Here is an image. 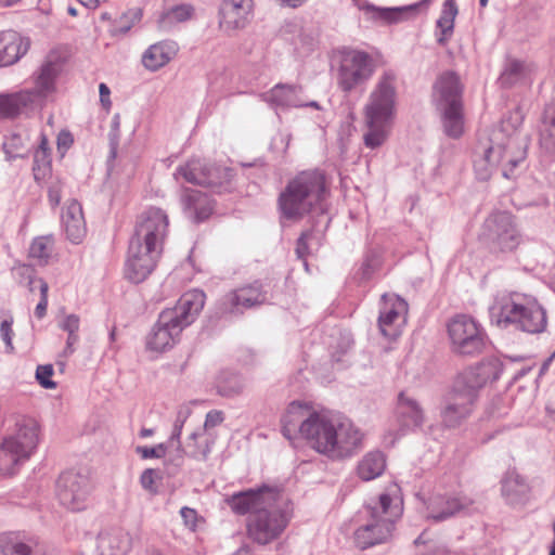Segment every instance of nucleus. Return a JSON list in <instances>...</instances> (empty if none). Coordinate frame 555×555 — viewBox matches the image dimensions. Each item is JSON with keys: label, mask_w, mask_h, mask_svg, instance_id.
<instances>
[{"label": "nucleus", "mask_w": 555, "mask_h": 555, "mask_svg": "<svg viewBox=\"0 0 555 555\" xmlns=\"http://www.w3.org/2000/svg\"><path fill=\"white\" fill-rule=\"evenodd\" d=\"M167 214L157 207L146 209L138 218L130 238L125 275L132 283L143 282L156 268L168 234Z\"/></svg>", "instance_id": "2"}, {"label": "nucleus", "mask_w": 555, "mask_h": 555, "mask_svg": "<svg viewBox=\"0 0 555 555\" xmlns=\"http://www.w3.org/2000/svg\"><path fill=\"white\" fill-rule=\"evenodd\" d=\"M203 291L193 289L183 294L176 306L163 310L146 339V346L154 351L172 348L182 331L198 317L205 305Z\"/></svg>", "instance_id": "6"}, {"label": "nucleus", "mask_w": 555, "mask_h": 555, "mask_svg": "<svg viewBox=\"0 0 555 555\" xmlns=\"http://www.w3.org/2000/svg\"><path fill=\"white\" fill-rule=\"evenodd\" d=\"M524 63L517 60L509 61L500 76L503 87L509 88L524 77Z\"/></svg>", "instance_id": "44"}, {"label": "nucleus", "mask_w": 555, "mask_h": 555, "mask_svg": "<svg viewBox=\"0 0 555 555\" xmlns=\"http://www.w3.org/2000/svg\"><path fill=\"white\" fill-rule=\"evenodd\" d=\"M62 223L67 238L78 244L86 235L82 207L77 201L70 202L62 214Z\"/></svg>", "instance_id": "29"}, {"label": "nucleus", "mask_w": 555, "mask_h": 555, "mask_svg": "<svg viewBox=\"0 0 555 555\" xmlns=\"http://www.w3.org/2000/svg\"><path fill=\"white\" fill-rule=\"evenodd\" d=\"M433 102L437 109L463 106V86L452 70L442 73L433 87Z\"/></svg>", "instance_id": "20"}, {"label": "nucleus", "mask_w": 555, "mask_h": 555, "mask_svg": "<svg viewBox=\"0 0 555 555\" xmlns=\"http://www.w3.org/2000/svg\"><path fill=\"white\" fill-rule=\"evenodd\" d=\"M80 324V319L77 314H67L61 321H59V327L67 334H72L73 332H78Z\"/></svg>", "instance_id": "59"}, {"label": "nucleus", "mask_w": 555, "mask_h": 555, "mask_svg": "<svg viewBox=\"0 0 555 555\" xmlns=\"http://www.w3.org/2000/svg\"><path fill=\"white\" fill-rule=\"evenodd\" d=\"M397 414L401 426L406 429L421 427L424 423L421 404L404 391L398 396Z\"/></svg>", "instance_id": "31"}, {"label": "nucleus", "mask_w": 555, "mask_h": 555, "mask_svg": "<svg viewBox=\"0 0 555 555\" xmlns=\"http://www.w3.org/2000/svg\"><path fill=\"white\" fill-rule=\"evenodd\" d=\"M52 364L38 365L36 369V379L39 385L46 389L56 388V383L51 379L53 375Z\"/></svg>", "instance_id": "50"}, {"label": "nucleus", "mask_w": 555, "mask_h": 555, "mask_svg": "<svg viewBox=\"0 0 555 555\" xmlns=\"http://www.w3.org/2000/svg\"><path fill=\"white\" fill-rule=\"evenodd\" d=\"M62 183L60 181L52 182L48 188V198L51 206L56 207L62 198Z\"/></svg>", "instance_id": "62"}, {"label": "nucleus", "mask_w": 555, "mask_h": 555, "mask_svg": "<svg viewBox=\"0 0 555 555\" xmlns=\"http://www.w3.org/2000/svg\"><path fill=\"white\" fill-rule=\"evenodd\" d=\"M459 13L455 0H446L439 18L436 22V40L440 46H446L453 35L454 21Z\"/></svg>", "instance_id": "33"}, {"label": "nucleus", "mask_w": 555, "mask_h": 555, "mask_svg": "<svg viewBox=\"0 0 555 555\" xmlns=\"http://www.w3.org/2000/svg\"><path fill=\"white\" fill-rule=\"evenodd\" d=\"M393 529V521L390 518H377L374 509L371 513V520L356 530L354 542L359 548L366 550L385 543L391 537Z\"/></svg>", "instance_id": "21"}, {"label": "nucleus", "mask_w": 555, "mask_h": 555, "mask_svg": "<svg viewBox=\"0 0 555 555\" xmlns=\"http://www.w3.org/2000/svg\"><path fill=\"white\" fill-rule=\"evenodd\" d=\"M178 44L172 40H164L150 46L143 53L142 63L150 70H157L168 64L178 52Z\"/></svg>", "instance_id": "30"}, {"label": "nucleus", "mask_w": 555, "mask_h": 555, "mask_svg": "<svg viewBox=\"0 0 555 555\" xmlns=\"http://www.w3.org/2000/svg\"><path fill=\"white\" fill-rule=\"evenodd\" d=\"M26 94H0V118H13L25 107Z\"/></svg>", "instance_id": "41"}, {"label": "nucleus", "mask_w": 555, "mask_h": 555, "mask_svg": "<svg viewBox=\"0 0 555 555\" xmlns=\"http://www.w3.org/2000/svg\"><path fill=\"white\" fill-rule=\"evenodd\" d=\"M224 420L223 413L218 410H211L206 414L204 430H208L220 425Z\"/></svg>", "instance_id": "61"}, {"label": "nucleus", "mask_w": 555, "mask_h": 555, "mask_svg": "<svg viewBox=\"0 0 555 555\" xmlns=\"http://www.w3.org/2000/svg\"><path fill=\"white\" fill-rule=\"evenodd\" d=\"M181 205L186 217L195 222L204 221L214 210L211 198L197 190L184 189Z\"/></svg>", "instance_id": "26"}, {"label": "nucleus", "mask_w": 555, "mask_h": 555, "mask_svg": "<svg viewBox=\"0 0 555 555\" xmlns=\"http://www.w3.org/2000/svg\"><path fill=\"white\" fill-rule=\"evenodd\" d=\"M156 470L153 468H146L140 476V483L142 488L151 493H156L157 488L155 486Z\"/></svg>", "instance_id": "57"}, {"label": "nucleus", "mask_w": 555, "mask_h": 555, "mask_svg": "<svg viewBox=\"0 0 555 555\" xmlns=\"http://www.w3.org/2000/svg\"><path fill=\"white\" fill-rule=\"evenodd\" d=\"M0 555H49L41 539L27 531L0 534Z\"/></svg>", "instance_id": "19"}, {"label": "nucleus", "mask_w": 555, "mask_h": 555, "mask_svg": "<svg viewBox=\"0 0 555 555\" xmlns=\"http://www.w3.org/2000/svg\"><path fill=\"white\" fill-rule=\"evenodd\" d=\"M253 10V0H222L219 25L224 31L244 28Z\"/></svg>", "instance_id": "23"}, {"label": "nucleus", "mask_w": 555, "mask_h": 555, "mask_svg": "<svg viewBox=\"0 0 555 555\" xmlns=\"http://www.w3.org/2000/svg\"><path fill=\"white\" fill-rule=\"evenodd\" d=\"M540 144L548 153L555 154V101L546 105L540 130Z\"/></svg>", "instance_id": "38"}, {"label": "nucleus", "mask_w": 555, "mask_h": 555, "mask_svg": "<svg viewBox=\"0 0 555 555\" xmlns=\"http://www.w3.org/2000/svg\"><path fill=\"white\" fill-rule=\"evenodd\" d=\"M141 18V12L139 10H131L122 14L113 26L114 35H126L131 27L139 22Z\"/></svg>", "instance_id": "48"}, {"label": "nucleus", "mask_w": 555, "mask_h": 555, "mask_svg": "<svg viewBox=\"0 0 555 555\" xmlns=\"http://www.w3.org/2000/svg\"><path fill=\"white\" fill-rule=\"evenodd\" d=\"M522 122L519 112L512 113L492 129L485 141H479L474 157V168L480 180H488L499 167L509 178L514 169L526 158L527 142L518 128Z\"/></svg>", "instance_id": "1"}, {"label": "nucleus", "mask_w": 555, "mask_h": 555, "mask_svg": "<svg viewBox=\"0 0 555 555\" xmlns=\"http://www.w3.org/2000/svg\"><path fill=\"white\" fill-rule=\"evenodd\" d=\"M30 42L14 30L0 33V67L16 63L29 49Z\"/></svg>", "instance_id": "27"}, {"label": "nucleus", "mask_w": 555, "mask_h": 555, "mask_svg": "<svg viewBox=\"0 0 555 555\" xmlns=\"http://www.w3.org/2000/svg\"><path fill=\"white\" fill-rule=\"evenodd\" d=\"M438 111L442 116L444 133L453 139L460 138L464 130L463 106L441 108Z\"/></svg>", "instance_id": "39"}, {"label": "nucleus", "mask_w": 555, "mask_h": 555, "mask_svg": "<svg viewBox=\"0 0 555 555\" xmlns=\"http://www.w3.org/2000/svg\"><path fill=\"white\" fill-rule=\"evenodd\" d=\"M12 324H13L12 317H10L9 319L2 320V322L0 324V335H1V338L4 341L7 350L9 352H12L14 349L13 344H12V337H13Z\"/></svg>", "instance_id": "56"}, {"label": "nucleus", "mask_w": 555, "mask_h": 555, "mask_svg": "<svg viewBox=\"0 0 555 555\" xmlns=\"http://www.w3.org/2000/svg\"><path fill=\"white\" fill-rule=\"evenodd\" d=\"M477 399L478 396L456 378L441 403L442 424L448 428L459 427L472 415Z\"/></svg>", "instance_id": "14"}, {"label": "nucleus", "mask_w": 555, "mask_h": 555, "mask_svg": "<svg viewBox=\"0 0 555 555\" xmlns=\"http://www.w3.org/2000/svg\"><path fill=\"white\" fill-rule=\"evenodd\" d=\"M50 166V154L47 150H37L34 154V176L39 179L40 172L44 176Z\"/></svg>", "instance_id": "52"}, {"label": "nucleus", "mask_w": 555, "mask_h": 555, "mask_svg": "<svg viewBox=\"0 0 555 555\" xmlns=\"http://www.w3.org/2000/svg\"><path fill=\"white\" fill-rule=\"evenodd\" d=\"M375 70L374 61L364 51L345 50L337 72V85L341 91L349 93L366 83Z\"/></svg>", "instance_id": "13"}, {"label": "nucleus", "mask_w": 555, "mask_h": 555, "mask_svg": "<svg viewBox=\"0 0 555 555\" xmlns=\"http://www.w3.org/2000/svg\"><path fill=\"white\" fill-rule=\"evenodd\" d=\"M180 515L183 519V524L186 528L192 531H195L197 528L198 514L194 508L183 506L180 509Z\"/></svg>", "instance_id": "58"}, {"label": "nucleus", "mask_w": 555, "mask_h": 555, "mask_svg": "<svg viewBox=\"0 0 555 555\" xmlns=\"http://www.w3.org/2000/svg\"><path fill=\"white\" fill-rule=\"evenodd\" d=\"M376 511L377 518H390L393 522L397 517L401 514V507L399 504L392 506V499L389 494L383 493L379 496L377 507H373Z\"/></svg>", "instance_id": "45"}, {"label": "nucleus", "mask_w": 555, "mask_h": 555, "mask_svg": "<svg viewBox=\"0 0 555 555\" xmlns=\"http://www.w3.org/2000/svg\"><path fill=\"white\" fill-rule=\"evenodd\" d=\"M79 340V336L77 334V332H73L72 334H68L67 336V340H66V346L63 350V356L64 357H68L70 354L74 353L75 349H74V345Z\"/></svg>", "instance_id": "63"}, {"label": "nucleus", "mask_w": 555, "mask_h": 555, "mask_svg": "<svg viewBox=\"0 0 555 555\" xmlns=\"http://www.w3.org/2000/svg\"><path fill=\"white\" fill-rule=\"evenodd\" d=\"M3 152L8 160L25 157L26 153L22 135L18 133H11L5 137L3 142Z\"/></svg>", "instance_id": "43"}, {"label": "nucleus", "mask_w": 555, "mask_h": 555, "mask_svg": "<svg viewBox=\"0 0 555 555\" xmlns=\"http://www.w3.org/2000/svg\"><path fill=\"white\" fill-rule=\"evenodd\" d=\"M430 3L431 0H421L418 2L404 7L379 9L375 8L372 4H366L365 7H362V9L376 12V16L385 22L397 23L405 18V16L408 15L415 16L422 10H427Z\"/></svg>", "instance_id": "32"}, {"label": "nucleus", "mask_w": 555, "mask_h": 555, "mask_svg": "<svg viewBox=\"0 0 555 555\" xmlns=\"http://www.w3.org/2000/svg\"><path fill=\"white\" fill-rule=\"evenodd\" d=\"M53 240L51 236L36 237L29 247V257L38 264H46L52 253Z\"/></svg>", "instance_id": "42"}, {"label": "nucleus", "mask_w": 555, "mask_h": 555, "mask_svg": "<svg viewBox=\"0 0 555 555\" xmlns=\"http://www.w3.org/2000/svg\"><path fill=\"white\" fill-rule=\"evenodd\" d=\"M175 179H183L188 183L219 189L221 186V170L199 158H192L179 166Z\"/></svg>", "instance_id": "18"}, {"label": "nucleus", "mask_w": 555, "mask_h": 555, "mask_svg": "<svg viewBox=\"0 0 555 555\" xmlns=\"http://www.w3.org/2000/svg\"><path fill=\"white\" fill-rule=\"evenodd\" d=\"M307 410L301 403L292 402L281 418L282 434L288 440L299 435V427L307 418Z\"/></svg>", "instance_id": "35"}, {"label": "nucleus", "mask_w": 555, "mask_h": 555, "mask_svg": "<svg viewBox=\"0 0 555 555\" xmlns=\"http://www.w3.org/2000/svg\"><path fill=\"white\" fill-rule=\"evenodd\" d=\"M396 76L386 72L379 78L364 107L365 126L363 135L365 146L376 149L388 137V127L393 116L396 104Z\"/></svg>", "instance_id": "7"}, {"label": "nucleus", "mask_w": 555, "mask_h": 555, "mask_svg": "<svg viewBox=\"0 0 555 555\" xmlns=\"http://www.w3.org/2000/svg\"><path fill=\"white\" fill-rule=\"evenodd\" d=\"M128 538L120 531L102 532L98 537L99 555H126Z\"/></svg>", "instance_id": "36"}, {"label": "nucleus", "mask_w": 555, "mask_h": 555, "mask_svg": "<svg viewBox=\"0 0 555 555\" xmlns=\"http://www.w3.org/2000/svg\"><path fill=\"white\" fill-rule=\"evenodd\" d=\"M168 450L167 443H158L154 447L138 446L135 452L144 460L163 459Z\"/></svg>", "instance_id": "51"}, {"label": "nucleus", "mask_w": 555, "mask_h": 555, "mask_svg": "<svg viewBox=\"0 0 555 555\" xmlns=\"http://www.w3.org/2000/svg\"><path fill=\"white\" fill-rule=\"evenodd\" d=\"M38 443V424L28 416H18L14 431L0 444V475L12 476L33 454Z\"/></svg>", "instance_id": "8"}, {"label": "nucleus", "mask_w": 555, "mask_h": 555, "mask_svg": "<svg viewBox=\"0 0 555 555\" xmlns=\"http://www.w3.org/2000/svg\"><path fill=\"white\" fill-rule=\"evenodd\" d=\"M40 301L35 308V315L42 319L47 313L48 308V291L49 285L46 281H39Z\"/></svg>", "instance_id": "55"}, {"label": "nucleus", "mask_w": 555, "mask_h": 555, "mask_svg": "<svg viewBox=\"0 0 555 555\" xmlns=\"http://www.w3.org/2000/svg\"><path fill=\"white\" fill-rule=\"evenodd\" d=\"M288 521V514L279 506L273 496L248 516L247 533L254 542L266 545L282 534Z\"/></svg>", "instance_id": "10"}, {"label": "nucleus", "mask_w": 555, "mask_h": 555, "mask_svg": "<svg viewBox=\"0 0 555 555\" xmlns=\"http://www.w3.org/2000/svg\"><path fill=\"white\" fill-rule=\"evenodd\" d=\"M201 436V433L194 431L189 436L188 448H191V450L186 453L190 457L206 461L208 455L211 452V444L212 441H206L204 447H201L197 443V438Z\"/></svg>", "instance_id": "47"}, {"label": "nucleus", "mask_w": 555, "mask_h": 555, "mask_svg": "<svg viewBox=\"0 0 555 555\" xmlns=\"http://www.w3.org/2000/svg\"><path fill=\"white\" fill-rule=\"evenodd\" d=\"M473 501L462 494H434L427 502V517L435 521H443L462 511L467 509Z\"/></svg>", "instance_id": "22"}, {"label": "nucleus", "mask_w": 555, "mask_h": 555, "mask_svg": "<svg viewBox=\"0 0 555 555\" xmlns=\"http://www.w3.org/2000/svg\"><path fill=\"white\" fill-rule=\"evenodd\" d=\"M330 189L325 173L319 169L304 170L288 181L279 196V207L287 220L298 221L313 211L325 214Z\"/></svg>", "instance_id": "4"}, {"label": "nucleus", "mask_w": 555, "mask_h": 555, "mask_svg": "<svg viewBox=\"0 0 555 555\" xmlns=\"http://www.w3.org/2000/svg\"><path fill=\"white\" fill-rule=\"evenodd\" d=\"M299 436L312 449L331 460L352 456L361 447L363 434L347 417L312 412L299 427Z\"/></svg>", "instance_id": "3"}, {"label": "nucleus", "mask_w": 555, "mask_h": 555, "mask_svg": "<svg viewBox=\"0 0 555 555\" xmlns=\"http://www.w3.org/2000/svg\"><path fill=\"white\" fill-rule=\"evenodd\" d=\"M90 492L89 478L74 470L62 473L56 481V495L60 503L73 512L86 508Z\"/></svg>", "instance_id": "15"}, {"label": "nucleus", "mask_w": 555, "mask_h": 555, "mask_svg": "<svg viewBox=\"0 0 555 555\" xmlns=\"http://www.w3.org/2000/svg\"><path fill=\"white\" fill-rule=\"evenodd\" d=\"M191 414V410L185 408V409H180L177 413V417H176V421L173 423V426H179L181 428H183L184 426V423L186 422L188 417L190 416Z\"/></svg>", "instance_id": "64"}, {"label": "nucleus", "mask_w": 555, "mask_h": 555, "mask_svg": "<svg viewBox=\"0 0 555 555\" xmlns=\"http://www.w3.org/2000/svg\"><path fill=\"white\" fill-rule=\"evenodd\" d=\"M273 496L274 493L267 489H248L227 496L225 502L235 514L246 515L249 513L250 515L254 511L267 504Z\"/></svg>", "instance_id": "25"}, {"label": "nucleus", "mask_w": 555, "mask_h": 555, "mask_svg": "<svg viewBox=\"0 0 555 555\" xmlns=\"http://www.w3.org/2000/svg\"><path fill=\"white\" fill-rule=\"evenodd\" d=\"M529 493V486L516 472H508L502 480V494L508 504L522 503Z\"/></svg>", "instance_id": "34"}, {"label": "nucleus", "mask_w": 555, "mask_h": 555, "mask_svg": "<svg viewBox=\"0 0 555 555\" xmlns=\"http://www.w3.org/2000/svg\"><path fill=\"white\" fill-rule=\"evenodd\" d=\"M181 434H182V428L179 426H173L171 435L167 442L168 447L173 446V443L177 444L176 450L178 451V463H177L178 466H182L184 454H185V450L183 449L182 443H181Z\"/></svg>", "instance_id": "54"}, {"label": "nucleus", "mask_w": 555, "mask_h": 555, "mask_svg": "<svg viewBox=\"0 0 555 555\" xmlns=\"http://www.w3.org/2000/svg\"><path fill=\"white\" fill-rule=\"evenodd\" d=\"M448 335L452 350L462 356L479 354L487 344L482 327L467 314H456L449 321Z\"/></svg>", "instance_id": "11"}, {"label": "nucleus", "mask_w": 555, "mask_h": 555, "mask_svg": "<svg viewBox=\"0 0 555 555\" xmlns=\"http://www.w3.org/2000/svg\"><path fill=\"white\" fill-rule=\"evenodd\" d=\"M490 320L501 328H513L529 334L545 331V309L531 295L518 292L501 293L489 308Z\"/></svg>", "instance_id": "5"}, {"label": "nucleus", "mask_w": 555, "mask_h": 555, "mask_svg": "<svg viewBox=\"0 0 555 555\" xmlns=\"http://www.w3.org/2000/svg\"><path fill=\"white\" fill-rule=\"evenodd\" d=\"M502 371V363L498 359H490L482 361L475 367L464 371L457 376V379L478 396L479 390L487 383L500 378Z\"/></svg>", "instance_id": "24"}, {"label": "nucleus", "mask_w": 555, "mask_h": 555, "mask_svg": "<svg viewBox=\"0 0 555 555\" xmlns=\"http://www.w3.org/2000/svg\"><path fill=\"white\" fill-rule=\"evenodd\" d=\"M245 387V379L240 374L232 372L221 373L217 382L218 393L228 398L240 396Z\"/></svg>", "instance_id": "40"}, {"label": "nucleus", "mask_w": 555, "mask_h": 555, "mask_svg": "<svg viewBox=\"0 0 555 555\" xmlns=\"http://www.w3.org/2000/svg\"><path fill=\"white\" fill-rule=\"evenodd\" d=\"M64 59L55 52L47 55L40 67L34 73V86L30 89L18 92L26 94L23 102L28 105H41L50 95L56 91V80L64 68Z\"/></svg>", "instance_id": "12"}, {"label": "nucleus", "mask_w": 555, "mask_h": 555, "mask_svg": "<svg viewBox=\"0 0 555 555\" xmlns=\"http://www.w3.org/2000/svg\"><path fill=\"white\" fill-rule=\"evenodd\" d=\"M479 237L494 255L512 253L522 241L515 217L500 210L486 218Z\"/></svg>", "instance_id": "9"}, {"label": "nucleus", "mask_w": 555, "mask_h": 555, "mask_svg": "<svg viewBox=\"0 0 555 555\" xmlns=\"http://www.w3.org/2000/svg\"><path fill=\"white\" fill-rule=\"evenodd\" d=\"M267 293L258 281L241 286L224 294L219 300V310L223 314L241 315L245 310L263 305Z\"/></svg>", "instance_id": "16"}, {"label": "nucleus", "mask_w": 555, "mask_h": 555, "mask_svg": "<svg viewBox=\"0 0 555 555\" xmlns=\"http://www.w3.org/2000/svg\"><path fill=\"white\" fill-rule=\"evenodd\" d=\"M18 273L21 276H24L27 279V286L29 292H35L36 288H39V281H44L41 278L34 276V270L33 268L28 266H23L18 268Z\"/></svg>", "instance_id": "60"}, {"label": "nucleus", "mask_w": 555, "mask_h": 555, "mask_svg": "<svg viewBox=\"0 0 555 555\" xmlns=\"http://www.w3.org/2000/svg\"><path fill=\"white\" fill-rule=\"evenodd\" d=\"M385 468V455L379 451H373L363 456L358 464L357 470L362 480L370 481L379 477Z\"/></svg>", "instance_id": "37"}, {"label": "nucleus", "mask_w": 555, "mask_h": 555, "mask_svg": "<svg viewBox=\"0 0 555 555\" xmlns=\"http://www.w3.org/2000/svg\"><path fill=\"white\" fill-rule=\"evenodd\" d=\"M408 304L395 294H384L378 315V327L383 336L396 339L405 323Z\"/></svg>", "instance_id": "17"}, {"label": "nucleus", "mask_w": 555, "mask_h": 555, "mask_svg": "<svg viewBox=\"0 0 555 555\" xmlns=\"http://www.w3.org/2000/svg\"><path fill=\"white\" fill-rule=\"evenodd\" d=\"M415 545L424 544L426 550L425 552L421 553L420 555H463L461 552H455L449 550L444 544L434 542V541H426L425 540V533H422L418 535L415 541Z\"/></svg>", "instance_id": "46"}, {"label": "nucleus", "mask_w": 555, "mask_h": 555, "mask_svg": "<svg viewBox=\"0 0 555 555\" xmlns=\"http://www.w3.org/2000/svg\"><path fill=\"white\" fill-rule=\"evenodd\" d=\"M193 7L190 4H179L168 10L162 17L163 23H181L191 18Z\"/></svg>", "instance_id": "49"}, {"label": "nucleus", "mask_w": 555, "mask_h": 555, "mask_svg": "<svg viewBox=\"0 0 555 555\" xmlns=\"http://www.w3.org/2000/svg\"><path fill=\"white\" fill-rule=\"evenodd\" d=\"M312 236V230L304 231L296 242V255L298 259L304 260V266L308 269V262L306 261V257L309 254L308 241Z\"/></svg>", "instance_id": "53"}, {"label": "nucleus", "mask_w": 555, "mask_h": 555, "mask_svg": "<svg viewBox=\"0 0 555 555\" xmlns=\"http://www.w3.org/2000/svg\"><path fill=\"white\" fill-rule=\"evenodd\" d=\"M301 90L297 85L278 83L262 93L261 99L272 107H302Z\"/></svg>", "instance_id": "28"}]
</instances>
